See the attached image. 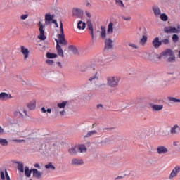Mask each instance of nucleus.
I'll return each mask as SVG.
<instances>
[{
  "mask_svg": "<svg viewBox=\"0 0 180 180\" xmlns=\"http://www.w3.org/2000/svg\"><path fill=\"white\" fill-rule=\"evenodd\" d=\"M67 103H68V101H63L62 103H58L57 106L60 109L65 108V107L66 106Z\"/></svg>",
  "mask_w": 180,
  "mask_h": 180,
  "instance_id": "e433bc0d",
  "label": "nucleus"
},
{
  "mask_svg": "<svg viewBox=\"0 0 180 180\" xmlns=\"http://www.w3.org/2000/svg\"><path fill=\"white\" fill-rule=\"evenodd\" d=\"M122 179H124L123 176H117L115 178V180H122Z\"/></svg>",
  "mask_w": 180,
  "mask_h": 180,
  "instance_id": "6e6d98bb",
  "label": "nucleus"
},
{
  "mask_svg": "<svg viewBox=\"0 0 180 180\" xmlns=\"http://www.w3.org/2000/svg\"><path fill=\"white\" fill-rule=\"evenodd\" d=\"M119 82H120V77L117 76H112L107 78L108 85L110 88H117L119 84Z\"/></svg>",
  "mask_w": 180,
  "mask_h": 180,
  "instance_id": "f03ea898",
  "label": "nucleus"
},
{
  "mask_svg": "<svg viewBox=\"0 0 180 180\" xmlns=\"http://www.w3.org/2000/svg\"><path fill=\"white\" fill-rule=\"evenodd\" d=\"M86 71V66H82V68L80 69L81 72H85Z\"/></svg>",
  "mask_w": 180,
  "mask_h": 180,
  "instance_id": "3c124183",
  "label": "nucleus"
},
{
  "mask_svg": "<svg viewBox=\"0 0 180 180\" xmlns=\"http://www.w3.org/2000/svg\"><path fill=\"white\" fill-rule=\"evenodd\" d=\"M4 133V129H2V127L0 126V134H3Z\"/></svg>",
  "mask_w": 180,
  "mask_h": 180,
  "instance_id": "052dcab7",
  "label": "nucleus"
},
{
  "mask_svg": "<svg viewBox=\"0 0 180 180\" xmlns=\"http://www.w3.org/2000/svg\"><path fill=\"white\" fill-rule=\"evenodd\" d=\"M162 55L165 57H169L174 55V51L171 49H167L165 51L162 52Z\"/></svg>",
  "mask_w": 180,
  "mask_h": 180,
  "instance_id": "f3484780",
  "label": "nucleus"
},
{
  "mask_svg": "<svg viewBox=\"0 0 180 180\" xmlns=\"http://www.w3.org/2000/svg\"><path fill=\"white\" fill-rule=\"evenodd\" d=\"M153 46L155 49H159L162 46L161 41H160V38L158 37L153 39Z\"/></svg>",
  "mask_w": 180,
  "mask_h": 180,
  "instance_id": "2eb2a0df",
  "label": "nucleus"
},
{
  "mask_svg": "<svg viewBox=\"0 0 180 180\" xmlns=\"http://www.w3.org/2000/svg\"><path fill=\"white\" fill-rule=\"evenodd\" d=\"M60 30L62 34H58L57 36L58 39L57 38H55L54 40L56 42V50L58 51V56L63 57L64 56L63 51L60 44L66 45L67 41L65 39V34H64L63 25L62 22H60Z\"/></svg>",
  "mask_w": 180,
  "mask_h": 180,
  "instance_id": "f257e3e1",
  "label": "nucleus"
},
{
  "mask_svg": "<svg viewBox=\"0 0 180 180\" xmlns=\"http://www.w3.org/2000/svg\"><path fill=\"white\" fill-rule=\"evenodd\" d=\"M101 37L103 39H106V29L104 26H101Z\"/></svg>",
  "mask_w": 180,
  "mask_h": 180,
  "instance_id": "473e14b6",
  "label": "nucleus"
},
{
  "mask_svg": "<svg viewBox=\"0 0 180 180\" xmlns=\"http://www.w3.org/2000/svg\"><path fill=\"white\" fill-rule=\"evenodd\" d=\"M46 110H46V108H45V107H42V108H41V111H42L43 112H46Z\"/></svg>",
  "mask_w": 180,
  "mask_h": 180,
  "instance_id": "13d9d810",
  "label": "nucleus"
},
{
  "mask_svg": "<svg viewBox=\"0 0 180 180\" xmlns=\"http://www.w3.org/2000/svg\"><path fill=\"white\" fill-rule=\"evenodd\" d=\"M71 164L72 165H76V166L83 165L84 164V161L82 158H76L72 160Z\"/></svg>",
  "mask_w": 180,
  "mask_h": 180,
  "instance_id": "0eeeda50",
  "label": "nucleus"
},
{
  "mask_svg": "<svg viewBox=\"0 0 180 180\" xmlns=\"http://www.w3.org/2000/svg\"><path fill=\"white\" fill-rule=\"evenodd\" d=\"M167 33H179V30L175 27H169L166 30Z\"/></svg>",
  "mask_w": 180,
  "mask_h": 180,
  "instance_id": "b1692460",
  "label": "nucleus"
},
{
  "mask_svg": "<svg viewBox=\"0 0 180 180\" xmlns=\"http://www.w3.org/2000/svg\"><path fill=\"white\" fill-rule=\"evenodd\" d=\"M68 52L70 54H78V50L74 45H70L68 47Z\"/></svg>",
  "mask_w": 180,
  "mask_h": 180,
  "instance_id": "dca6fc26",
  "label": "nucleus"
},
{
  "mask_svg": "<svg viewBox=\"0 0 180 180\" xmlns=\"http://www.w3.org/2000/svg\"><path fill=\"white\" fill-rule=\"evenodd\" d=\"M5 176H6V180H11V177L9 176V174L7 170L5 171Z\"/></svg>",
  "mask_w": 180,
  "mask_h": 180,
  "instance_id": "de8ad7c7",
  "label": "nucleus"
},
{
  "mask_svg": "<svg viewBox=\"0 0 180 180\" xmlns=\"http://www.w3.org/2000/svg\"><path fill=\"white\" fill-rule=\"evenodd\" d=\"M0 144L3 146H8V141L7 139L0 138Z\"/></svg>",
  "mask_w": 180,
  "mask_h": 180,
  "instance_id": "f704fd0d",
  "label": "nucleus"
},
{
  "mask_svg": "<svg viewBox=\"0 0 180 180\" xmlns=\"http://www.w3.org/2000/svg\"><path fill=\"white\" fill-rule=\"evenodd\" d=\"M180 133V127L178 124H174L170 129V134L178 135Z\"/></svg>",
  "mask_w": 180,
  "mask_h": 180,
  "instance_id": "1a4fd4ad",
  "label": "nucleus"
},
{
  "mask_svg": "<svg viewBox=\"0 0 180 180\" xmlns=\"http://www.w3.org/2000/svg\"><path fill=\"white\" fill-rule=\"evenodd\" d=\"M115 2L117 4V5H118L119 6L124 7V5L123 1L122 0H115Z\"/></svg>",
  "mask_w": 180,
  "mask_h": 180,
  "instance_id": "79ce46f5",
  "label": "nucleus"
},
{
  "mask_svg": "<svg viewBox=\"0 0 180 180\" xmlns=\"http://www.w3.org/2000/svg\"><path fill=\"white\" fill-rule=\"evenodd\" d=\"M86 26V23L80 20L77 22V28L79 30H85Z\"/></svg>",
  "mask_w": 180,
  "mask_h": 180,
  "instance_id": "a878e982",
  "label": "nucleus"
},
{
  "mask_svg": "<svg viewBox=\"0 0 180 180\" xmlns=\"http://www.w3.org/2000/svg\"><path fill=\"white\" fill-rule=\"evenodd\" d=\"M0 178L1 179V180H5V175L4 172H1Z\"/></svg>",
  "mask_w": 180,
  "mask_h": 180,
  "instance_id": "8fccbe9b",
  "label": "nucleus"
},
{
  "mask_svg": "<svg viewBox=\"0 0 180 180\" xmlns=\"http://www.w3.org/2000/svg\"><path fill=\"white\" fill-rule=\"evenodd\" d=\"M103 108V105H101V104L97 105V108H98V109Z\"/></svg>",
  "mask_w": 180,
  "mask_h": 180,
  "instance_id": "4d7b16f0",
  "label": "nucleus"
},
{
  "mask_svg": "<svg viewBox=\"0 0 180 180\" xmlns=\"http://www.w3.org/2000/svg\"><path fill=\"white\" fill-rule=\"evenodd\" d=\"M17 78L19 79H21L22 82H24L26 84V82L23 81L22 78V76H19V75H17Z\"/></svg>",
  "mask_w": 180,
  "mask_h": 180,
  "instance_id": "5fc2aeb1",
  "label": "nucleus"
},
{
  "mask_svg": "<svg viewBox=\"0 0 180 180\" xmlns=\"http://www.w3.org/2000/svg\"><path fill=\"white\" fill-rule=\"evenodd\" d=\"M46 56L47 58L53 59V58H57L58 57V54L48 52V53H46Z\"/></svg>",
  "mask_w": 180,
  "mask_h": 180,
  "instance_id": "2f4dec72",
  "label": "nucleus"
},
{
  "mask_svg": "<svg viewBox=\"0 0 180 180\" xmlns=\"http://www.w3.org/2000/svg\"><path fill=\"white\" fill-rule=\"evenodd\" d=\"M12 98L11 94H8V93L2 92L0 94V101H8Z\"/></svg>",
  "mask_w": 180,
  "mask_h": 180,
  "instance_id": "f8f14e48",
  "label": "nucleus"
},
{
  "mask_svg": "<svg viewBox=\"0 0 180 180\" xmlns=\"http://www.w3.org/2000/svg\"><path fill=\"white\" fill-rule=\"evenodd\" d=\"M179 172H180V166L177 165L174 167L169 176V179L173 180L174 178L177 177L178 174Z\"/></svg>",
  "mask_w": 180,
  "mask_h": 180,
  "instance_id": "20e7f679",
  "label": "nucleus"
},
{
  "mask_svg": "<svg viewBox=\"0 0 180 180\" xmlns=\"http://www.w3.org/2000/svg\"><path fill=\"white\" fill-rule=\"evenodd\" d=\"M167 99L168 101H172L173 103H180V99L176 98L174 97L168 96Z\"/></svg>",
  "mask_w": 180,
  "mask_h": 180,
  "instance_id": "c9c22d12",
  "label": "nucleus"
},
{
  "mask_svg": "<svg viewBox=\"0 0 180 180\" xmlns=\"http://www.w3.org/2000/svg\"><path fill=\"white\" fill-rule=\"evenodd\" d=\"M159 16H160V20H162L165 22H166L168 20V17L165 13H162Z\"/></svg>",
  "mask_w": 180,
  "mask_h": 180,
  "instance_id": "4c0bfd02",
  "label": "nucleus"
},
{
  "mask_svg": "<svg viewBox=\"0 0 180 180\" xmlns=\"http://www.w3.org/2000/svg\"><path fill=\"white\" fill-rule=\"evenodd\" d=\"M178 40H179L178 35L176 34H174L172 35V41H173V42L176 43L178 41Z\"/></svg>",
  "mask_w": 180,
  "mask_h": 180,
  "instance_id": "ea45409f",
  "label": "nucleus"
},
{
  "mask_svg": "<svg viewBox=\"0 0 180 180\" xmlns=\"http://www.w3.org/2000/svg\"><path fill=\"white\" fill-rule=\"evenodd\" d=\"M34 167H35V168H38L39 169H41V166H40V165H39V164H35V165H34Z\"/></svg>",
  "mask_w": 180,
  "mask_h": 180,
  "instance_id": "864d4df0",
  "label": "nucleus"
},
{
  "mask_svg": "<svg viewBox=\"0 0 180 180\" xmlns=\"http://www.w3.org/2000/svg\"><path fill=\"white\" fill-rule=\"evenodd\" d=\"M28 108L30 110H33L36 108V101H31L28 105Z\"/></svg>",
  "mask_w": 180,
  "mask_h": 180,
  "instance_id": "c756f323",
  "label": "nucleus"
},
{
  "mask_svg": "<svg viewBox=\"0 0 180 180\" xmlns=\"http://www.w3.org/2000/svg\"><path fill=\"white\" fill-rule=\"evenodd\" d=\"M174 61H175V57L174 56V55H172V56H169V58H168V62L172 63Z\"/></svg>",
  "mask_w": 180,
  "mask_h": 180,
  "instance_id": "a18cd8bd",
  "label": "nucleus"
},
{
  "mask_svg": "<svg viewBox=\"0 0 180 180\" xmlns=\"http://www.w3.org/2000/svg\"><path fill=\"white\" fill-rule=\"evenodd\" d=\"M45 169H51L54 171L56 169L55 166L52 164V162H49L48 165H45Z\"/></svg>",
  "mask_w": 180,
  "mask_h": 180,
  "instance_id": "72a5a7b5",
  "label": "nucleus"
},
{
  "mask_svg": "<svg viewBox=\"0 0 180 180\" xmlns=\"http://www.w3.org/2000/svg\"><path fill=\"white\" fill-rule=\"evenodd\" d=\"M65 110H62V111H60V114L63 115L65 114Z\"/></svg>",
  "mask_w": 180,
  "mask_h": 180,
  "instance_id": "680f3d73",
  "label": "nucleus"
},
{
  "mask_svg": "<svg viewBox=\"0 0 180 180\" xmlns=\"http://www.w3.org/2000/svg\"><path fill=\"white\" fill-rule=\"evenodd\" d=\"M177 29L179 30V32H180V25H178Z\"/></svg>",
  "mask_w": 180,
  "mask_h": 180,
  "instance_id": "774afa93",
  "label": "nucleus"
},
{
  "mask_svg": "<svg viewBox=\"0 0 180 180\" xmlns=\"http://www.w3.org/2000/svg\"><path fill=\"white\" fill-rule=\"evenodd\" d=\"M161 45L165 44V45H167L169 43V41L168 39H163L160 41Z\"/></svg>",
  "mask_w": 180,
  "mask_h": 180,
  "instance_id": "a19ab883",
  "label": "nucleus"
},
{
  "mask_svg": "<svg viewBox=\"0 0 180 180\" xmlns=\"http://www.w3.org/2000/svg\"><path fill=\"white\" fill-rule=\"evenodd\" d=\"M113 49V41L111 39H106L105 41V49L110 50Z\"/></svg>",
  "mask_w": 180,
  "mask_h": 180,
  "instance_id": "6e6552de",
  "label": "nucleus"
},
{
  "mask_svg": "<svg viewBox=\"0 0 180 180\" xmlns=\"http://www.w3.org/2000/svg\"><path fill=\"white\" fill-rule=\"evenodd\" d=\"M53 24H57L58 23V21L57 20H53L51 21Z\"/></svg>",
  "mask_w": 180,
  "mask_h": 180,
  "instance_id": "bf43d9fd",
  "label": "nucleus"
},
{
  "mask_svg": "<svg viewBox=\"0 0 180 180\" xmlns=\"http://www.w3.org/2000/svg\"><path fill=\"white\" fill-rule=\"evenodd\" d=\"M152 10L153 11V13L156 18H159L161 15V10L158 6H153Z\"/></svg>",
  "mask_w": 180,
  "mask_h": 180,
  "instance_id": "9b49d317",
  "label": "nucleus"
},
{
  "mask_svg": "<svg viewBox=\"0 0 180 180\" xmlns=\"http://www.w3.org/2000/svg\"><path fill=\"white\" fill-rule=\"evenodd\" d=\"M72 16L73 18L83 19L84 18V10L73 8H72Z\"/></svg>",
  "mask_w": 180,
  "mask_h": 180,
  "instance_id": "7ed1b4c3",
  "label": "nucleus"
},
{
  "mask_svg": "<svg viewBox=\"0 0 180 180\" xmlns=\"http://www.w3.org/2000/svg\"><path fill=\"white\" fill-rule=\"evenodd\" d=\"M157 153L159 155L166 154L168 153V149L164 146H159L157 148Z\"/></svg>",
  "mask_w": 180,
  "mask_h": 180,
  "instance_id": "9d476101",
  "label": "nucleus"
},
{
  "mask_svg": "<svg viewBox=\"0 0 180 180\" xmlns=\"http://www.w3.org/2000/svg\"><path fill=\"white\" fill-rule=\"evenodd\" d=\"M39 31L40 34L38 36L39 40H46L47 37L45 35L44 25L39 22Z\"/></svg>",
  "mask_w": 180,
  "mask_h": 180,
  "instance_id": "39448f33",
  "label": "nucleus"
},
{
  "mask_svg": "<svg viewBox=\"0 0 180 180\" xmlns=\"http://www.w3.org/2000/svg\"><path fill=\"white\" fill-rule=\"evenodd\" d=\"M85 14H86V16L87 18H91V14L90 13V12H89L87 11H85Z\"/></svg>",
  "mask_w": 180,
  "mask_h": 180,
  "instance_id": "603ef678",
  "label": "nucleus"
},
{
  "mask_svg": "<svg viewBox=\"0 0 180 180\" xmlns=\"http://www.w3.org/2000/svg\"><path fill=\"white\" fill-rule=\"evenodd\" d=\"M147 41H148V37L146 35H143L142 38L140 39L139 43L142 46H145Z\"/></svg>",
  "mask_w": 180,
  "mask_h": 180,
  "instance_id": "7c9ffc66",
  "label": "nucleus"
},
{
  "mask_svg": "<svg viewBox=\"0 0 180 180\" xmlns=\"http://www.w3.org/2000/svg\"><path fill=\"white\" fill-rule=\"evenodd\" d=\"M78 153H84L87 151V148L84 144H79L77 146Z\"/></svg>",
  "mask_w": 180,
  "mask_h": 180,
  "instance_id": "6ab92c4d",
  "label": "nucleus"
},
{
  "mask_svg": "<svg viewBox=\"0 0 180 180\" xmlns=\"http://www.w3.org/2000/svg\"><path fill=\"white\" fill-rule=\"evenodd\" d=\"M86 25H87V30H89L91 32V39L92 40H94V28H93V24L91 22V21L87 20V22H86Z\"/></svg>",
  "mask_w": 180,
  "mask_h": 180,
  "instance_id": "ddd939ff",
  "label": "nucleus"
},
{
  "mask_svg": "<svg viewBox=\"0 0 180 180\" xmlns=\"http://www.w3.org/2000/svg\"><path fill=\"white\" fill-rule=\"evenodd\" d=\"M51 18L52 20H53V18H55V15L54 14L51 15Z\"/></svg>",
  "mask_w": 180,
  "mask_h": 180,
  "instance_id": "69168bd1",
  "label": "nucleus"
},
{
  "mask_svg": "<svg viewBox=\"0 0 180 180\" xmlns=\"http://www.w3.org/2000/svg\"><path fill=\"white\" fill-rule=\"evenodd\" d=\"M173 146H178L177 142H173Z\"/></svg>",
  "mask_w": 180,
  "mask_h": 180,
  "instance_id": "0e129e2a",
  "label": "nucleus"
},
{
  "mask_svg": "<svg viewBox=\"0 0 180 180\" xmlns=\"http://www.w3.org/2000/svg\"><path fill=\"white\" fill-rule=\"evenodd\" d=\"M99 79V73L98 72H95L94 75H93L89 79V81L92 82H96V80H98Z\"/></svg>",
  "mask_w": 180,
  "mask_h": 180,
  "instance_id": "4be33fe9",
  "label": "nucleus"
},
{
  "mask_svg": "<svg viewBox=\"0 0 180 180\" xmlns=\"http://www.w3.org/2000/svg\"><path fill=\"white\" fill-rule=\"evenodd\" d=\"M28 18V14H24L20 16L21 20H26Z\"/></svg>",
  "mask_w": 180,
  "mask_h": 180,
  "instance_id": "09e8293b",
  "label": "nucleus"
},
{
  "mask_svg": "<svg viewBox=\"0 0 180 180\" xmlns=\"http://www.w3.org/2000/svg\"><path fill=\"white\" fill-rule=\"evenodd\" d=\"M46 63L48 64L49 65H53V64L54 63L53 60L51 59H47L46 60Z\"/></svg>",
  "mask_w": 180,
  "mask_h": 180,
  "instance_id": "c03bdc74",
  "label": "nucleus"
},
{
  "mask_svg": "<svg viewBox=\"0 0 180 180\" xmlns=\"http://www.w3.org/2000/svg\"><path fill=\"white\" fill-rule=\"evenodd\" d=\"M32 175H33V177L39 179L41 178L42 172H39L36 168H33L32 169Z\"/></svg>",
  "mask_w": 180,
  "mask_h": 180,
  "instance_id": "4468645a",
  "label": "nucleus"
},
{
  "mask_svg": "<svg viewBox=\"0 0 180 180\" xmlns=\"http://www.w3.org/2000/svg\"><path fill=\"white\" fill-rule=\"evenodd\" d=\"M13 142H15V143H25L26 141L24 140V139H14L13 140Z\"/></svg>",
  "mask_w": 180,
  "mask_h": 180,
  "instance_id": "37998d69",
  "label": "nucleus"
},
{
  "mask_svg": "<svg viewBox=\"0 0 180 180\" xmlns=\"http://www.w3.org/2000/svg\"><path fill=\"white\" fill-rule=\"evenodd\" d=\"M69 153L72 155H76L79 153L77 146L71 148V149L69 150Z\"/></svg>",
  "mask_w": 180,
  "mask_h": 180,
  "instance_id": "393cba45",
  "label": "nucleus"
},
{
  "mask_svg": "<svg viewBox=\"0 0 180 180\" xmlns=\"http://www.w3.org/2000/svg\"><path fill=\"white\" fill-rule=\"evenodd\" d=\"M151 56H155L157 59H158V60H160L161 58H162V57L163 56L162 55V53L159 55V54H155V53H152V54H150V53H146V54H145V58L146 59V60H151V61H153V59L150 57Z\"/></svg>",
  "mask_w": 180,
  "mask_h": 180,
  "instance_id": "423d86ee",
  "label": "nucleus"
},
{
  "mask_svg": "<svg viewBox=\"0 0 180 180\" xmlns=\"http://www.w3.org/2000/svg\"><path fill=\"white\" fill-rule=\"evenodd\" d=\"M122 18L125 21H130L131 19L130 16H122Z\"/></svg>",
  "mask_w": 180,
  "mask_h": 180,
  "instance_id": "49530a36",
  "label": "nucleus"
},
{
  "mask_svg": "<svg viewBox=\"0 0 180 180\" xmlns=\"http://www.w3.org/2000/svg\"><path fill=\"white\" fill-rule=\"evenodd\" d=\"M32 169L30 170L29 167L26 166L24 170V174L29 178L30 176H32Z\"/></svg>",
  "mask_w": 180,
  "mask_h": 180,
  "instance_id": "cd10ccee",
  "label": "nucleus"
},
{
  "mask_svg": "<svg viewBox=\"0 0 180 180\" xmlns=\"http://www.w3.org/2000/svg\"><path fill=\"white\" fill-rule=\"evenodd\" d=\"M21 53L24 54V59H27L28 58L29 50L27 48H25V46H21Z\"/></svg>",
  "mask_w": 180,
  "mask_h": 180,
  "instance_id": "5701e85b",
  "label": "nucleus"
},
{
  "mask_svg": "<svg viewBox=\"0 0 180 180\" xmlns=\"http://www.w3.org/2000/svg\"><path fill=\"white\" fill-rule=\"evenodd\" d=\"M98 134V131L95 129L94 130H91L89 132H87V134H86L84 136V138H88V137H91V136H96Z\"/></svg>",
  "mask_w": 180,
  "mask_h": 180,
  "instance_id": "c85d7f7f",
  "label": "nucleus"
},
{
  "mask_svg": "<svg viewBox=\"0 0 180 180\" xmlns=\"http://www.w3.org/2000/svg\"><path fill=\"white\" fill-rule=\"evenodd\" d=\"M90 6H91V4H90V3L86 4V6L89 7Z\"/></svg>",
  "mask_w": 180,
  "mask_h": 180,
  "instance_id": "338daca9",
  "label": "nucleus"
},
{
  "mask_svg": "<svg viewBox=\"0 0 180 180\" xmlns=\"http://www.w3.org/2000/svg\"><path fill=\"white\" fill-rule=\"evenodd\" d=\"M114 23L112 22H109L108 25L107 34H112L114 32Z\"/></svg>",
  "mask_w": 180,
  "mask_h": 180,
  "instance_id": "aec40b11",
  "label": "nucleus"
},
{
  "mask_svg": "<svg viewBox=\"0 0 180 180\" xmlns=\"http://www.w3.org/2000/svg\"><path fill=\"white\" fill-rule=\"evenodd\" d=\"M128 45L129 47L132 48V49H139V46L134 43L130 42V43H129Z\"/></svg>",
  "mask_w": 180,
  "mask_h": 180,
  "instance_id": "58836bf2",
  "label": "nucleus"
},
{
  "mask_svg": "<svg viewBox=\"0 0 180 180\" xmlns=\"http://www.w3.org/2000/svg\"><path fill=\"white\" fill-rule=\"evenodd\" d=\"M16 164H18V170L20 171V172H25V169H24V165L22 162H15Z\"/></svg>",
  "mask_w": 180,
  "mask_h": 180,
  "instance_id": "bb28decb",
  "label": "nucleus"
},
{
  "mask_svg": "<svg viewBox=\"0 0 180 180\" xmlns=\"http://www.w3.org/2000/svg\"><path fill=\"white\" fill-rule=\"evenodd\" d=\"M150 106L153 110V111H157V112L162 110L164 108V105H156V104H151Z\"/></svg>",
  "mask_w": 180,
  "mask_h": 180,
  "instance_id": "a211bd4d",
  "label": "nucleus"
},
{
  "mask_svg": "<svg viewBox=\"0 0 180 180\" xmlns=\"http://www.w3.org/2000/svg\"><path fill=\"white\" fill-rule=\"evenodd\" d=\"M46 112L49 113L51 112V108H47Z\"/></svg>",
  "mask_w": 180,
  "mask_h": 180,
  "instance_id": "e2e57ef3",
  "label": "nucleus"
},
{
  "mask_svg": "<svg viewBox=\"0 0 180 180\" xmlns=\"http://www.w3.org/2000/svg\"><path fill=\"white\" fill-rule=\"evenodd\" d=\"M53 19L51 18V15L50 13H48L45 15V24L49 25L51 23Z\"/></svg>",
  "mask_w": 180,
  "mask_h": 180,
  "instance_id": "412c9836",
  "label": "nucleus"
}]
</instances>
